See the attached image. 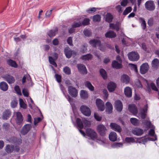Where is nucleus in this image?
Segmentation results:
<instances>
[{"mask_svg":"<svg viewBox=\"0 0 159 159\" xmlns=\"http://www.w3.org/2000/svg\"><path fill=\"white\" fill-rule=\"evenodd\" d=\"M64 72L66 74L69 75L71 74V70L70 68L67 66L64 68L63 69Z\"/></svg>","mask_w":159,"mask_h":159,"instance_id":"de8ad7c7","label":"nucleus"},{"mask_svg":"<svg viewBox=\"0 0 159 159\" xmlns=\"http://www.w3.org/2000/svg\"><path fill=\"white\" fill-rule=\"evenodd\" d=\"M139 20L141 22V25L143 29H145L146 27V23L144 19L140 17L139 18Z\"/></svg>","mask_w":159,"mask_h":159,"instance_id":"a18cd8bd","label":"nucleus"},{"mask_svg":"<svg viewBox=\"0 0 159 159\" xmlns=\"http://www.w3.org/2000/svg\"><path fill=\"white\" fill-rule=\"evenodd\" d=\"M131 123L135 126L138 125L139 124V120L136 118H132L130 119Z\"/></svg>","mask_w":159,"mask_h":159,"instance_id":"58836bf2","label":"nucleus"},{"mask_svg":"<svg viewBox=\"0 0 159 159\" xmlns=\"http://www.w3.org/2000/svg\"><path fill=\"white\" fill-rule=\"evenodd\" d=\"M89 43L93 47H95L97 46H98V48L100 50L104 51V48L103 47V45H102L101 42L98 39H93L90 41Z\"/></svg>","mask_w":159,"mask_h":159,"instance_id":"f257e3e1","label":"nucleus"},{"mask_svg":"<svg viewBox=\"0 0 159 159\" xmlns=\"http://www.w3.org/2000/svg\"><path fill=\"white\" fill-rule=\"evenodd\" d=\"M94 117L96 120L97 121H100L102 119V117L96 113H94Z\"/></svg>","mask_w":159,"mask_h":159,"instance_id":"13d9d810","label":"nucleus"},{"mask_svg":"<svg viewBox=\"0 0 159 159\" xmlns=\"http://www.w3.org/2000/svg\"><path fill=\"white\" fill-rule=\"evenodd\" d=\"M67 42L70 46H73L72 38V37H70L68 38L67 39Z\"/></svg>","mask_w":159,"mask_h":159,"instance_id":"774afa93","label":"nucleus"},{"mask_svg":"<svg viewBox=\"0 0 159 159\" xmlns=\"http://www.w3.org/2000/svg\"><path fill=\"white\" fill-rule=\"evenodd\" d=\"M93 56L91 54H88L84 55L81 57V59L85 61H89L92 59Z\"/></svg>","mask_w":159,"mask_h":159,"instance_id":"473e14b6","label":"nucleus"},{"mask_svg":"<svg viewBox=\"0 0 159 159\" xmlns=\"http://www.w3.org/2000/svg\"><path fill=\"white\" fill-rule=\"evenodd\" d=\"M116 36V34L114 31L109 30L105 34V36L107 38H114Z\"/></svg>","mask_w":159,"mask_h":159,"instance_id":"a878e982","label":"nucleus"},{"mask_svg":"<svg viewBox=\"0 0 159 159\" xmlns=\"http://www.w3.org/2000/svg\"><path fill=\"white\" fill-rule=\"evenodd\" d=\"M96 104L99 110L102 111L104 110V103L101 99H97L96 100Z\"/></svg>","mask_w":159,"mask_h":159,"instance_id":"1a4fd4ad","label":"nucleus"},{"mask_svg":"<svg viewBox=\"0 0 159 159\" xmlns=\"http://www.w3.org/2000/svg\"><path fill=\"white\" fill-rule=\"evenodd\" d=\"M97 8L95 7H92L90 8L87 10L86 11L89 13H93L95 12L96 11Z\"/></svg>","mask_w":159,"mask_h":159,"instance_id":"052dcab7","label":"nucleus"},{"mask_svg":"<svg viewBox=\"0 0 159 159\" xmlns=\"http://www.w3.org/2000/svg\"><path fill=\"white\" fill-rule=\"evenodd\" d=\"M7 62V64L11 66L14 68H17V67L18 66L16 62L11 59L8 60Z\"/></svg>","mask_w":159,"mask_h":159,"instance_id":"c9c22d12","label":"nucleus"},{"mask_svg":"<svg viewBox=\"0 0 159 159\" xmlns=\"http://www.w3.org/2000/svg\"><path fill=\"white\" fill-rule=\"evenodd\" d=\"M23 95L27 97L29 96V94L28 90L26 89H24L22 91Z\"/></svg>","mask_w":159,"mask_h":159,"instance_id":"338daca9","label":"nucleus"},{"mask_svg":"<svg viewBox=\"0 0 159 159\" xmlns=\"http://www.w3.org/2000/svg\"><path fill=\"white\" fill-rule=\"evenodd\" d=\"M120 80L122 82L127 84L129 82L130 78L127 75L123 74L121 77Z\"/></svg>","mask_w":159,"mask_h":159,"instance_id":"412c9836","label":"nucleus"},{"mask_svg":"<svg viewBox=\"0 0 159 159\" xmlns=\"http://www.w3.org/2000/svg\"><path fill=\"white\" fill-rule=\"evenodd\" d=\"M143 123L145 125H146L147 127H150L151 123L150 121L147 120H144L143 121Z\"/></svg>","mask_w":159,"mask_h":159,"instance_id":"bf43d9fd","label":"nucleus"},{"mask_svg":"<svg viewBox=\"0 0 159 159\" xmlns=\"http://www.w3.org/2000/svg\"><path fill=\"white\" fill-rule=\"evenodd\" d=\"M129 111L133 115H136L138 112V109L136 106L134 104H129L128 106Z\"/></svg>","mask_w":159,"mask_h":159,"instance_id":"9b49d317","label":"nucleus"},{"mask_svg":"<svg viewBox=\"0 0 159 159\" xmlns=\"http://www.w3.org/2000/svg\"><path fill=\"white\" fill-rule=\"evenodd\" d=\"M109 138L111 141H115L116 140L117 136L116 133L115 132H111L109 135Z\"/></svg>","mask_w":159,"mask_h":159,"instance_id":"c756f323","label":"nucleus"},{"mask_svg":"<svg viewBox=\"0 0 159 159\" xmlns=\"http://www.w3.org/2000/svg\"><path fill=\"white\" fill-rule=\"evenodd\" d=\"M60 86L61 89L64 95L65 96L66 98L70 102V105H72V102L73 100V98H72L69 95H66L65 94L64 91V88L61 84H60Z\"/></svg>","mask_w":159,"mask_h":159,"instance_id":"4be33fe9","label":"nucleus"},{"mask_svg":"<svg viewBox=\"0 0 159 159\" xmlns=\"http://www.w3.org/2000/svg\"><path fill=\"white\" fill-rule=\"evenodd\" d=\"M110 126L112 129L115 131L118 132H120L121 131L122 129L120 126L116 123H111Z\"/></svg>","mask_w":159,"mask_h":159,"instance_id":"dca6fc26","label":"nucleus"},{"mask_svg":"<svg viewBox=\"0 0 159 159\" xmlns=\"http://www.w3.org/2000/svg\"><path fill=\"white\" fill-rule=\"evenodd\" d=\"M83 32L84 35L86 36L89 37L91 35L92 33L89 30H84Z\"/></svg>","mask_w":159,"mask_h":159,"instance_id":"864d4df0","label":"nucleus"},{"mask_svg":"<svg viewBox=\"0 0 159 159\" xmlns=\"http://www.w3.org/2000/svg\"><path fill=\"white\" fill-rule=\"evenodd\" d=\"M58 31V29L56 28L54 30H50L48 33V34L50 38H52L57 33Z\"/></svg>","mask_w":159,"mask_h":159,"instance_id":"7c9ffc66","label":"nucleus"},{"mask_svg":"<svg viewBox=\"0 0 159 159\" xmlns=\"http://www.w3.org/2000/svg\"><path fill=\"white\" fill-rule=\"evenodd\" d=\"M128 56L129 60L132 61H136L139 59V58L138 53L135 52L129 53Z\"/></svg>","mask_w":159,"mask_h":159,"instance_id":"7ed1b4c3","label":"nucleus"},{"mask_svg":"<svg viewBox=\"0 0 159 159\" xmlns=\"http://www.w3.org/2000/svg\"><path fill=\"white\" fill-rule=\"evenodd\" d=\"M112 66L113 67L116 69H119L122 67L121 64L115 60L112 61Z\"/></svg>","mask_w":159,"mask_h":159,"instance_id":"72a5a7b5","label":"nucleus"},{"mask_svg":"<svg viewBox=\"0 0 159 159\" xmlns=\"http://www.w3.org/2000/svg\"><path fill=\"white\" fill-rule=\"evenodd\" d=\"M14 90L18 95H22L20 89L18 85H16L15 87Z\"/></svg>","mask_w":159,"mask_h":159,"instance_id":"3c124183","label":"nucleus"},{"mask_svg":"<svg viewBox=\"0 0 159 159\" xmlns=\"http://www.w3.org/2000/svg\"><path fill=\"white\" fill-rule=\"evenodd\" d=\"M80 96L81 98L85 99L88 98V94L86 91L84 90H81L80 91Z\"/></svg>","mask_w":159,"mask_h":159,"instance_id":"f704fd0d","label":"nucleus"},{"mask_svg":"<svg viewBox=\"0 0 159 159\" xmlns=\"http://www.w3.org/2000/svg\"><path fill=\"white\" fill-rule=\"evenodd\" d=\"M125 141L127 143H131L134 142V139L131 137H127L125 139Z\"/></svg>","mask_w":159,"mask_h":159,"instance_id":"6e6d98bb","label":"nucleus"},{"mask_svg":"<svg viewBox=\"0 0 159 159\" xmlns=\"http://www.w3.org/2000/svg\"><path fill=\"white\" fill-rule=\"evenodd\" d=\"M129 65L130 66L131 69L132 70H133L136 73H137L138 72L137 66L136 65L130 63L129 64Z\"/></svg>","mask_w":159,"mask_h":159,"instance_id":"603ef678","label":"nucleus"},{"mask_svg":"<svg viewBox=\"0 0 159 159\" xmlns=\"http://www.w3.org/2000/svg\"><path fill=\"white\" fill-rule=\"evenodd\" d=\"M90 20L87 18H85L82 22V24L84 25H87L89 24Z\"/></svg>","mask_w":159,"mask_h":159,"instance_id":"680f3d73","label":"nucleus"},{"mask_svg":"<svg viewBox=\"0 0 159 159\" xmlns=\"http://www.w3.org/2000/svg\"><path fill=\"white\" fill-rule=\"evenodd\" d=\"M152 67L154 69H157L159 66V60L157 58L154 59L152 62Z\"/></svg>","mask_w":159,"mask_h":159,"instance_id":"cd10ccee","label":"nucleus"},{"mask_svg":"<svg viewBox=\"0 0 159 159\" xmlns=\"http://www.w3.org/2000/svg\"><path fill=\"white\" fill-rule=\"evenodd\" d=\"M85 85L90 90L93 91L94 90V87L92 85L91 83L89 81L86 82L85 83Z\"/></svg>","mask_w":159,"mask_h":159,"instance_id":"4c0bfd02","label":"nucleus"},{"mask_svg":"<svg viewBox=\"0 0 159 159\" xmlns=\"http://www.w3.org/2000/svg\"><path fill=\"white\" fill-rule=\"evenodd\" d=\"M17 103H18L17 101L13 100L11 102V106L12 108H14L16 107Z\"/></svg>","mask_w":159,"mask_h":159,"instance_id":"4d7b16f0","label":"nucleus"},{"mask_svg":"<svg viewBox=\"0 0 159 159\" xmlns=\"http://www.w3.org/2000/svg\"><path fill=\"white\" fill-rule=\"evenodd\" d=\"M64 52L66 57L68 58L71 57L72 54L76 55V52L74 51H72L69 47H66L64 49Z\"/></svg>","mask_w":159,"mask_h":159,"instance_id":"0eeeda50","label":"nucleus"},{"mask_svg":"<svg viewBox=\"0 0 159 159\" xmlns=\"http://www.w3.org/2000/svg\"><path fill=\"white\" fill-rule=\"evenodd\" d=\"M19 104L20 107L24 109H26L27 108V105L25 103L23 100L21 98L19 99Z\"/></svg>","mask_w":159,"mask_h":159,"instance_id":"37998d69","label":"nucleus"},{"mask_svg":"<svg viewBox=\"0 0 159 159\" xmlns=\"http://www.w3.org/2000/svg\"><path fill=\"white\" fill-rule=\"evenodd\" d=\"M97 130L101 136H104L105 135L107 129L102 124L98 125L97 127Z\"/></svg>","mask_w":159,"mask_h":159,"instance_id":"423d86ee","label":"nucleus"},{"mask_svg":"<svg viewBox=\"0 0 159 159\" xmlns=\"http://www.w3.org/2000/svg\"><path fill=\"white\" fill-rule=\"evenodd\" d=\"M148 104H146L144 107L141 110L140 113H139V115L141 118L144 119L145 118L146 116L148 110Z\"/></svg>","mask_w":159,"mask_h":159,"instance_id":"2eb2a0df","label":"nucleus"},{"mask_svg":"<svg viewBox=\"0 0 159 159\" xmlns=\"http://www.w3.org/2000/svg\"><path fill=\"white\" fill-rule=\"evenodd\" d=\"M0 88L3 91H6L8 89V85L6 82H2L0 83Z\"/></svg>","mask_w":159,"mask_h":159,"instance_id":"2f4dec72","label":"nucleus"},{"mask_svg":"<svg viewBox=\"0 0 159 159\" xmlns=\"http://www.w3.org/2000/svg\"><path fill=\"white\" fill-rule=\"evenodd\" d=\"M101 16L99 15H94L93 18V20L94 22H99L100 20Z\"/></svg>","mask_w":159,"mask_h":159,"instance_id":"49530a36","label":"nucleus"},{"mask_svg":"<svg viewBox=\"0 0 159 159\" xmlns=\"http://www.w3.org/2000/svg\"><path fill=\"white\" fill-rule=\"evenodd\" d=\"M68 91L69 93L72 97H76L78 95L77 90L74 87L71 86L68 87Z\"/></svg>","mask_w":159,"mask_h":159,"instance_id":"6e6552de","label":"nucleus"},{"mask_svg":"<svg viewBox=\"0 0 159 159\" xmlns=\"http://www.w3.org/2000/svg\"><path fill=\"white\" fill-rule=\"evenodd\" d=\"M132 10V8L131 7H128L125 9L123 12V14L124 15H126L129 13Z\"/></svg>","mask_w":159,"mask_h":159,"instance_id":"8fccbe9b","label":"nucleus"},{"mask_svg":"<svg viewBox=\"0 0 159 159\" xmlns=\"http://www.w3.org/2000/svg\"><path fill=\"white\" fill-rule=\"evenodd\" d=\"M113 18L112 15L110 13H107L106 15V20L108 22H111Z\"/></svg>","mask_w":159,"mask_h":159,"instance_id":"79ce46f5","label":"nucleus"},{"mask_svg":"<svg viewBox=\"0 0 159 159\" xmlns=\"http://www.w3.org/2000/svg\"><path fill=\"white\" fill-rule=\"evenodd\" d=\"M11 112L9 110L7 109L3 113L2 119L4 120L8 119L11 116Z\"/></svg>","mask_w":159,"mask_h":159,"instance_id":"aec40b11","label":"nucleus"},{"mask_svg":"<svg viewBox=\"0 0 159 159\" xmlns=\"http://www.w3.org/2000/svg\"><path fill=\"white\" fill-rule=\"evenodd\" d=\"M143 130L139 128H136L132 130L133 133L137 136L141 135L143 133Z\"/></svg>","mask_w":159,"mask_h":159,"instance_id":"393cba45","label":"nucleus"},{"mask_svg":"<svg viewBox=\"0 0 159 159\" xmlns=\"http://www.w3.org/2000/svg\"><path fill=\"white\" fill-rule=\"evenodd\" d=\"M100 73L101 75L104 79H107V75L106 71L103 69H101L100 70Z\"/></svg>","mask_w":159,"mask_h":159,"instance_id":"ea45409f","label":"nucleus"},{"mask_svg":"<svg viewBox=\"0 0 159 159\" xmlns=\"http://www.w3.org/2000/svg\"><path fill=\"white\" fill-rule=\"evenodd\" d=\"M77 67L78 70L83 74H86L87 73V70L85 66L83 64H78Z\"/></svg>","mask_w":159,"mask_h":159,"instance_id":"4468645a","label":"nucleus"},{"mask_svg":"<svg viewBox=\"0 0 159 159\" xmlns=\"http://www.w3.org/2000/svg\"><path fill=\"white\" fill-rule=\"evenodd\" d=\"M14 149V146L13 145L10 146L9 145H7L5 151L8 153H10L12 152Z\"/></svg>","mask_w":159,"mask_h":159,"instance_id":"e433bc0d","label":"nucleus"},{"mask_svg":"<svg viewBox=\"0 0 159 159\" xmlns=\"http://www.w3.org/2000/svg\"><path fill=\"white\" fill-rule=\"evenodd\" d=\"M55 77L56 78V80L58 83H60L61 81V76L58 74H56L55 75Z\"/></svg>","mask_w":159,"mask_h":159,"instance_id":"5fc2aeb1","label":"nucleus"},{"mask_svg":"<svg viewBox=\"0 0 159 159\" xmlns=\"http://www.w3.org/2000/svg\"><path fill=\"white\" fill-rule=\"evenodd\" d=\"M155 131L153 129H151L149 131V134L152 137H153V138L151 137L148 138V139L149 140L155 141L157 139V136L155 135Z\"/></svg>","mask_w":159,"mask_h":159,"instance_id":"6ab92c4d","label":"nucleus"},{"mask_svg":"<svg viewBox=\"0 0 159 159\" xmlns=\"http://www.w3.org/2000/svg\"><path fill=\"white\" fill-rule=\"evenodd\" d=\"M81 25L82 23L80 22H74L72 26V27L75 28L76 27H79Z\"/></svg>","mask_w":159,"mask_h":159,"instance_id":"69168bd1","label":"nucleus"},{"mask_svg":"<svg viewBox=\"0 0 159 159\" xmlns=\"http://www.w3.org/2000/svg\"><path fill=\"white\" fill-rule=\"evenodd\" d=\"M49 61L50 64L53 65L56 67H57V65L52 57H49Z\"/></svg>","mask_w":159,"mask_h":159,"instance_id":"09e8293b","label":"nucleus"},{"mask_svg":"<svg viewBox=\"0 0 159 159\" xmlns=\"http://www.w3.org/2000/svg\"><path fill=\"white\" fill-rule=\"evenodd\" d=\"M125 95L128 97H130L132 96V90L130 88L128 87H126L124 90Z\"/></svg>","mask_w":159,"mask_h":159,"instance_id":"c85d7f7f","label":"nucleus"},{"mask_svg":"<svg viewBox=\"0 0 159 159\" xmlns=\"http://www.w3.org/2000/svg\"><path fill=\"white\" fill-rule=\"evenodd\" d=\"M116 87V84L113 82L109 83L107 85V89L110 92H112L114 91Z\"/></svg>","mask_w":159,"mask_h":159,"instance_id":"b1692460","label":"nucleus"},{"mask_svg":"<svg viewBox=\"0 0 159 159\" xmlns=\"http://www.w3.org/2000/svg\"><path fill=\"white\" fill-rule=\"evenodd\" d=\"M120 23L119 22H117L115 24L114 23H111L110 24V27L112 29H116L117 31H119V27Z\"/></svg>","mask_w":159,"mask_h":159,"instance_id":"bb28decb","label":"nucleus"},{"mask_svg":"<svg viewBox=\"0 0 159 159\" xmlns=\"http://www.w3.org/2000/svg\"><path fill=\"white\" fill-rule=\"evenodd\" d=\"M86 133L87 136L93 140H95L97 138V134L93 129L88 128L86 130Z\"/></svg>","mask_w":159,"mask_h":159,"instance_id":"f03ea898","label":"nucleus"},{"mask_svg":"<svg viewBox=\"0 0 159 159\" xmlns=\"http://www.w3.org/2000/svg\"><path fill=\"white\" fill-rule=\"evenodd\" d=\"M31 127V125L30 124H26L22 127L21 131V133L22 135H26L30 130Z\"/></svg>","mask_w":159,"mask_h":159,"instance_id":"9d476101","label":"nucleus"},{"mask_svg":"<svg viewBox=\"0 0 159 159\" xmlns=\"http://www.w3.org/2000/svg\"><path fill=\"white\" fill-rule=\"evenodd\" d=\"M9 125L7 123H4L2 125V128L5 130H7L9 129Z\"/></svg>","mask_w":159,"mask_h":159,"instance_id":"e2e57ef3","label":"nucleus"},{"mask_svg":"<svg viewBox=\"0 0 159 159\" xmlns=\"http://www.w3.org/2000/svg\"><path fill=\"white\" fill-rule=\"evenodd\" d=\"M106 111L108 114H110L112 111L113 107L112 104L109 102H107L106 103Z\"/></svg>","mask_w":159,"mask_h":159,"instance_id":"5701e85b","label":"nucleus"},{"mask_svg":"<svg viewBox=\"0 0 159 159\" xmlns=\"http://www.w3.org/2000/svg\"><path fill=\"white\" fill-rule=\"evenodd\" d=\"M6 140L9 143H14L16 141V138L14 137H11L7 138Z\"/></svg>","mask_w":159,"mask_h":159,"instance_id":"c03bdc74","label":"nucleus"},{"mask_svg":"<svg viewBox=\"0 0 159 159\" xmlns=\"http://www.w3.org/2000/svg\"><path fill=\"white\" fill-rule=\"evenodd\" d=\"M5 80L9 84H11L15 82L14 77L11 75H6L4 76Z\"/></svg>","mask_w":159,"mask_h":159,"instance_id":"f3484780","label":"nucleus"},{"mask_svg":"<svg viewBox=\"0 0 159 159\" xmlns=\"http://www.w3.org/2000/svg\"><path fill=\"white\" fill-rule=\"evenodd\" d=\"M16 115V123L20 125L22 123L23 118L21 113L20 112H15Z\"/></svg>","mask_w":159,"mask_h":159,"instance_id":"f8f14e48","label":"nucleus"},{"mask_svg":"<svg viewBox=\"0 0 159 159\" xmlns=\"http://www.w3.org/2000/svg\"><path fill=\"white\" fill-rule=\"evenodd\" d=\"M76 121L78 127L80 129H83V125L81 120L79 118H77L76 119Z\"/></svg>","mask_w":159,"mask_h":159,"instance_id":"a19ab883","label":"nucleus"},{"mask_svg":"<svg viewBox=\"0 0 159 159\" xmlns=\"http://www.w3.org/2000/svg\"><path fill=\"white\" fill-rule=\"evenodd\" d=\"M145 6L147 10L150 11L154 10L155 8L154 2L151 0L147 1L145 4Z\"/></svg>","mask_w":159,"mask_h":159,"instance_id":"20e7f679","label":"nucleus"},{"mask_svg":"<svg viewBox=\"0 0 159 159\" xmlns=\"http://www.w3.org/2000/svg\"><path fill=\"white\" fill-rule=\"evenodd\" d=\"M53 10H54L53 8H52L50 10L47 11L45 14L46 17L47 18L49 17L52 13V11Z\"/></svg>","mask_w":159,"mask_h":159,"instance_id":"0e129e2a","label":"nucleus"},{"mask_svg":"<svg viewBox=\"0 0 159 159\" xmlns=\"http://www.w3.org/2000/svg\"><path fill=\"white\" fill-rule=\"evenodd\" d=\"M149 69V66L147 63L143 64L140 67V72L142 74H144L147 73Z\"/></svg>","mask_w":159,"mask_h":159,"instance_id":"ddd939ff","label":"nucleus"},{"mask_svg":"<svg viewBox=\"0 0 159 159\" xmlns=\"http://www.w3.org/2000/svg\"><path fill=\"white\" fill-rule=\"evenodd\" d=\"M115 107L118 111H121L123 109L122 103L120 100H117L115 102Z\"/></svg>","mask_w":159,"mask_h":159,"instance_id":"a211bd4d","label":"nucleus"},{"mask_svg":"<svg viewBox=\"0 0 159 159\" xmlns=\"http://www.w3.org/2000/svg\"><path fill=\"white\" fill-rule=\"evenodd\" d=\"M80 110L82 113L84 115L89 116L91 114V111L88 107L82 105L80 107Z\"/></svg>","mask_w":159,"mask_h":159,"instance_id":"39448f33","label":"nucleus"}]
</instances>
